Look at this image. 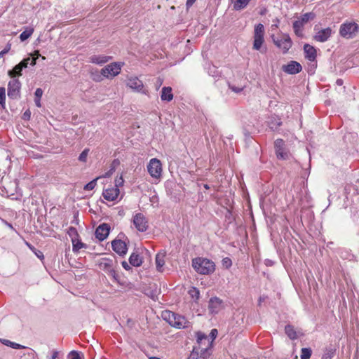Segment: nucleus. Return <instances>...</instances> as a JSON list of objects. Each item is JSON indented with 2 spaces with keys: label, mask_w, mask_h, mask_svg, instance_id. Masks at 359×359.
Returning a JSON list of instances; mask_svg holds the SVG:
<instances>
[{
  "label": "nucleus",
  "mask_w": 359,
  "mask_h": 359,
  "mask_svg": "<svg viewBox=\"0 0 359 359\" xmlns=\"http://www.w3.org/2000/svg\"><path fill=\"white\" fill-rule=\"evenodd\" d=\"M87 245L86 243H83L81 242L79 238L76 240V241H74V243H72V250L74 252H78L80 249L81 248H86Z\"/></svg>",
  "instance_id": "473e14b6"
},
{
  "label": "nucleus",
  "mask_w": 359,
  "mask_h": 359,
  "mask_svg": "<svg viewBox=\"0 0 359 359\" xmlns=\"http://www.w3.org/2000/svg\"><path fill=\"white\" fill-rule=\"evenodd\" d=\"M162 317L172 326L175 318H176V313L170 311H165L162 313Z\"/></svg>",
  "instance_id": "cd10ccee"
},
{
  "label": "nucleus",
  "mask_w": 359,
  "mask_h": 359,
  "mask_svg": "<svg viewBox=\"0 0 359 359\" xmlns=\"http://www.w3.org/2000/svg\"><path fill=\"white\" fill-rule=\"evenodd\" d=\"M102 74L101 72H96L95 73L92 72L91 73V78L95 81H100L102 79Z\"/></svg>",
  "instance_id": "de8ad7c7"
},
{
  "label": "nucleus",
  "mask_w": 359,
  "mask_h": 359,
  "mask_svg": "<svg viewBox=\"0 0 359 359\" xmlns=\"http://www.w3.org/2000/svg\"><path fill=\"white\" fill-rule=\"evenodd\" d=\"M191 265L197 273L203 275L211 274L215 270V263L207 258L196 257L192 259Z\"/></svg>",
  "instance_id": "f257e3e1"
},
{
  "label": "nucleus",
  "mask_w": 359,
  "mask_h": 359,
  "mask_svg": "<svg viewBox=\"0 0 359 359\" xmlns=\"http://www.w3.org/2000/svg\"><path fill=\"white\" fill-rule=\"evenodd\" d=\"M188 293L191 297V298L195 299V302L198 300L200 298V291L196 287H191L189 290Z\"/></svg>",
  "instance_id": "e433bc0d"
},
{
  "label": "nucleus",
  "mask_w": 359,
  "mask_h": 359,
  "mask_svg": "<svg viewBox=\"0 0 359 359\" xmlns=\"http://www.w3.org/2000/svg\"><path fill=\"white\" fill-rule=\"evenodd\" d=\"M133 222L137 230L140 232H145L149 228L148 220L142 213H136Z\"/></svg>",
  "instance_id": "1a4fd4ad"
},
{
  "label": "nucleus",
  "mask_w": 359,
  "mask_h": 359,
  "mask_svg": "<svg viewBox=\"0 0 359 359\" xmlns=\"http://www.w3.org/2000/svg\"><path fill=\"white\" fill-rule=\"evenodd\" d=\"M22 69L18 65H16L12 69L8 72V75L13 79H18L17 77L22 76Z\"/></svg>",
  "instance_id": "bb28decb"
},
{
  "label": "nucleus",
  "mask_w": 359,
  "mask_h": 359,
  "mask_svg": "<svg viewBox=\"0 0 359 359\" xmlns=\"http://www.w3.org/2000/svg\"><path fill=\"white\" fill-rule=\"evenodd\" d=\"M343 80L341 79H338L336 81V83L338 85V86H341L343 85Z\"/></svg>",
  "instance_id": "0e129e2a"
},
{
  "label": "nucleus",
  "mask_w": 359,
  "mask_h": 359,
  "mask_svg": "<svg viewBox=\"0 0 359 359\" xmlns=\"http://www.w3.org/2000/svg\"><path fill=\"white\" fill-rule=\"evenodd\" d=\"M210 355V350L208 347L198 348V349L194 347L187 359H209Z\"/></svg>",
  "instance_id": "9b49d317"
},
{
  "label": "nucleus",
  "mask_w": 359,
  "mask_h": 359,
  "mask_svg": "<svg viewBox=\"0 0 359 359\" xmlns=\"http://www.w3.org/2000/svg\"><path fill=\"white\" fill-rule=\"evenodd\" d=\"M29 57H31L30 65L34 66L36 64V60L41 57V55L39 50H35L33 53L30 54Z\"/></svg>",
  "instance_id": "58836bf2"
},
{
  "label": "nucleus",
  "mask_w": 359,
  "mask_h": 359,
  "mask_svg": "<svg viewBox=\"0 0 359 359\" xmlns=\"http://www.w3.org/2000/svg\"><path fill=\"white\" fill-rule=\"evenodd\" d=\"M90 149H85L79 155V161L81 162H86L87 161V156L88 154Z\"/></svg>",
  "instance_id": "37998d69"
},
{
  "label": "nucleus",
  "mask_w": 359,
  "mask_h": 359,
  "mask_svg": "<svg viewBox=\"0 0 359 359\" xmlns=\"http://www.w3.org/2000/svg\"><path fill=\"white\" fill-rule=\"evenodd\" d=\"M58 354H59L58 351H54L53 352V354H52V356H51V359H57V357H58Z\"/></svg>",
  "instance_id": "bf43d9fd"
},
{
  "label": "nucleus",
  "mask_w": 359,
  "mask_h": 359,
  "mask_svg": "<svg viewBox=\"0 0 359 359\" xmlns=\"http://www.w3.org/2000/svg\"><path fill=\"white\" fill-rule=\"evenodd\" d=\"M264 27L262 24L259 23L255 27L253 49L259 50L264 41Z\"/></svg>",
  "instance_id": "423d86ee"
},
{
  "label": "nucleus",
  "mask_w": 359,
  "mask_h": 359,
  "mask_svg": "<svg viewBox=\"0 0 359 359\" xmlns=\"http://www.w3.org/2000/svg\"><path fill=\"white\" fill-rule=\"evenodd\" d=\"M34 29L33 27H26L25 30L23 31L20 35V39L21 41H26L28 38H29L33 32H34Z\"/></svg>",
  "instance_id": "c756f323"
},
{
  "label": "nucleus",
  "mask_w": 359,
  "mask_h": 359,
  "mask_svg": "<svg viewBox=\"0 0 359 359\" xmlns=\"http://www.w3.org/2000/svg\"><path fill=\"white\" fill-rule=\"evenodd\" d=\"M127 86L144 94H147V91L144 89V85L141 80L137 77L130 78L128 79Z\"/></svg>",
  "instance_id": "dca6fc26"
},
{
  "label": "nucleus",
  "mask_w": 359,
  "mask_h": 359,
  "mask_svg": "<svg viewBox=\"0 0 359 359\" xmlns=\"http://www.w3.org/2000/svg\"><path fill=\"white\" fill-rule=\"evenodd\" d=\"M334 351L332 350L327 351L323 355L322 359H331L334 355Z\"/></svg>",
  "instance_id": "8fccbe9b"
},
{
  "label": "nucleus",
  "mask_w": 359,
  "mask_h": 359,
  "mask_svg": "<svg viewBox=\"0 0 359 359\" xmlns=\"http://www.w3.org/2000/svg\"><path fill=\"white\" fill-rule=\"evenodd\" d=\"M111 247L113 250L121 257L127 253V244L121 239H114L111 242Z\"/></svg>",
  "instance_id": "f8f14e48"
},
{
  "label": "nucleus",
  "mask_w": 359,
  "mask_h": 359,
  "mask_svg": "<svg viewBox=\"0 0 359 359\" xmlns=\"http://www.w3.org/2000/svg\"><path fill=\"white\" fill-rule=\"evenodd\" d=\"M99 177H97L94 180H93L92 181H90V182H88V184H86L85 186H84V188L83 189L84 190H86V191H90V190H93L95 187L96 186L97 184V180Z\"/></svg>",
  "instance_id": "79ce46f5"
},
{
  "label": "nucleus",
  "mask_w": 359,
  "mask_h": 359,
  "mask_svg": "<svg viewBox=\"0 0 359 359\" xmlns=\"http://www.w3.org/2000/svg\"><path fill=\"white\" fill-rule=\"evenodd\" d=\"M222 265L226 269H229L232 265L231 259L229 257H225L222 259Z\"/></svg>",
  "instance_id": "49530a36"
},
{
  "label": "nucleus",
  "mask_w": 359,
  "mask_h": 359,
  "mask_svg": "<svg viewBox=\"0 0 359 359\" xmlns=\"http://www.w3.org/2000/svg\"><path fill=\"white\" fill-rule=\"evenodd\" d=\"M189 322L182 316L176 313V318L172 325V327L181 329L189 327Z\"/></svg>",
  "instance_id": "412c9836"
},
{
  "label": "nucleus",
  "mask_w": 359,
  "mask_h": 359,
  "mask_svg": "<svg viewBox=\"0 0 359 359\" xmlns=\"http://www.w3.org/2000/svg\"><path fill=\"white\" fill-rule=\"evenodd\" d=\"M22 119L25 121H29L31 118V111L29 109L26 110L22 114Z\"/></svg>",
  "instance_id": "603ef678"
},
{
  "label": "nucleus",
  "mask_w": 359,
  "mask_h": 359,
  "mask_svg": "<svg viewBox=\"0 0 359 359\" xmlns=\"http://www.w3.org/2000/svg\"><path fill=\"white\" fill-rule=\"evenodd\" d=\"M35 254L41 260L44 258L43 252L39 250H38V252H35Z\"/></svg>",
  "instance_id": "4d7b16f0"
},
{
  "label": "nucleus",
  "mask_w": 359,
  "mask_h": 359,
  "mask_svg": "<svg viewBox=\"0 0 359 359\" xmlns=\"http://www.w3.org/2000/svg\"><path fill=\"white\" fill-rule=\"evenodd\" d=\"M68 359H81V357L79 352L72 351L68 355Z\"/></svg>",
  "instance_id": "a18cd8bd"
},
{
  "label": "nucleus",
  "mask_w": 359,
  "mask_h": 359,
  "mask_svg": "<svg viewBox=\"0 0 359 359\" xmlns=\"http://www.w3.org/2000/svg\"><path fill=\"white\" fill-rule=\"evenodd\" d=\"M110 231V226L108 224L103 223L100 224L95 230V235L96 238L102 241L107 238Z\"/></svg>",
  "instance_id": "ddd939ff"
},
{
  "label": "nucleus",
  "mask_w": 359,
  "mask_h": 359,
  "mask_svg": "<svg viewBox=\"0 0 359 359\" xmlns=\"http://www.w3.org/2000/svg\"><path fill=\"white\" fill-rule=\"evenodd\" d=\"M359 31V27L355 22H344L341 25L339 34L345 39L354 38Z\"/></svg>",
  "instance_id": "7ed1b4c3"
},
{
  "label": "nucleus",
  "mask_w": 359,
  "mask_h": 359,
  "mask_svg": "<svg viewBox=\"0 0 359 359\" xmlns=\"http://www.w3.org/2000/svg\"><path fill=\"white\" fill-rule=\"evenodd\" d=\"M119 192L117 185H115V187L104 189L103 191L102 196L107 201H113L117 198Z\"/></svg>",
  "instance_id": "a211bd4d"
},
{
  "label": "nucleus",
  "mask_w": 359,
  "mask_h": 359,
  "mask_svg": "<svg viewBox=\"0 0 359 359\" xmlns=\"http://www.w3.org/2000/svg\"><path fill=\"white\" fill-rule=\"evenodd\" d=\"M196 337H197V342L199 344H201L203 343V341H208L209 343V339H208V337L201 332H196Z\"/></svg>",
  "instance_id": "a19ab883"
},
{
  "label": "nucleus",
  "mask_w": 359,
  "mask_h": 359,
  "mask_svg": "<svg viewBox=\"0 0 359 359\" xmlns=\"http://www.w3.org/2000/svg\"><path fill=\"white\" fill-rule=\"evenodd\" d=\"M273 43L280 48L283 54L288 52L292 46V41L290 36L287 34H282V38L278 39L274 34L271 36Z\"/></svg>",
  "instance_id": "20e7f679"
},
{
  "label": "nucleus",
  "mask_w": 359,
  "mask_h": 359,
  "mask_svg": "<svg viewBox=\"0 0 359 359\" xmlns=\"http://www.w3.org/2000/svg\"><path fill=\"white\" fill-rule=\"evenodd\" d=\"M161 100L170 102L173 99V94L172 93L171 87H163L161 90Z\"/></svg>",
  "instance_id": "5701e85b"
},
{
  "label": "nucleus",
  "mask_w": 359,
  "mask_h": 359,
  "mask_svg": "<svg viewBox=\"0 0 359 359\" xmlns=\"http://www.w3.org/2000/svg\"><path fill=\"white\" fill-rule=\"evenodd\" d=\"M129 262L132 266L137 267L141 266L142 260L138 254L133 252L129 257Z\"/></svg>",
  "instance_id": "a878e982"
},
{
  "label": "nucleus",
  "mask_w": 359,
  "mask_h": 359,
  "mask_svg": "<svg viewBox=\"0 0 359 359\" xmlns=\"http://www.w3.org/2000/svg\"><path fill=\"white\" fill-rule=\"evenodd\" d=\"M147 170L152 177L159 178L162 172V165L160 160L154 158L150 160Z\"/></svg>",
  "instance_id": "6e6552de"
},
{
  "label": "nucleus",
  "mask_w": 359,
  "mask_h": 359,
  "mask_svg": "<svg viewBox=\"0 0 359 359\" xmlns=\"http://www.w3.org/2000/svg\"><path fill=\"white\" fill-rule=\"evenodd\" d=\"M243 133H244V135L246 137H250V132L248 131L246 129H243Z\"/></svg>",
  "instance_id": "e2e57ef3"
},
{
  "label": "nucleus",
  "mask_w": 359,
  "mask_h": 359,
  "mask_svg": "<svg viewBox=\"0 0 359 359\" xmlns=\"http://www.w3.org/2000/svg\"><path fill=\"white\" fill-rule=\"evenodd\" d=\"M332 35V29L327 27L319 30L314 36L313 39L318 42H325Z\"/></svg>",
  "instance_id": "f3484780"
},
{
  "label": "nucleus",
  "mask_w": 359,
  "mask_h": 359,
  "mask_svg": "<svg viewBox=\"0 0 359 359\" xmlns=\"http://www.w3.org/2000/svg\"><path fill=\"white\" fill-rule=\"evenodd\" d=\"M121 72V65L117 62H113L104 67L101 70V74L107 78H113L118 75Z\"/></svg>",
  "instance_id": "9d476101"
},
{
  "label": "nucleus",
  "mask_w": 359,
  "mask_h": 359,
  "mask_svg": "<svg viewBox=\"0 0 359 359\" xmlns=\"http://www.w3.org/2000/svg\"><path fill=\"white\" fill-rule=\"evenodd\" d=\"M114 170H115L114 167L111 168L110 169V170H109V172H107L105 174V175H104V176H105V177H109V176L112 173V172H114Z\"/></svg>",
  "instance_id": "680f3d73"
},
{
  "label": "nucleus",
  "mask_w": 359,
  "mask_h": 359,
  "mask_svg": "<svg viewBox=\"0 0 359 359\" xmlns=\"http://www.w3.org/2000/svg\"><path fill=\"white\" fill-rule=\"evenodd\" d=\"M165 252H158L156 256V269L158 271H162V268L165 264Z\"/></svg>",
  "instance_id": "b1692460"
},
{
  "label": "nucleus",
  "mask_w": 359,
  "mask_h": 359,
  "mask_svg": "<svg viewBox=\"0 0 359 359\" xmlns=\"http://www.w3.org/2000/svg\"><path fill=\"white\" fill-rule=\"evenodd\" d=\"M21 83L18 79H12L8 84V96L13 100L20 98Z\"/></svg>",
  "instance_id": "0eeeda50"
},
{
  "label": "nucleus",
  "mask_w": 359,
  "mask_h": 359,
  "mask_svg": "<svg viewBox=\"0 0 359 359\" xmlns=\"http://www.w3.org/2000/svg\"><path fill=\"white\" fill-rule=\"evenodd\" d=\"M99 268L101 270L105 271L109 276L113 277V278L119 284H121L119 281V276L114 269V259L109 257H104L99 260L98 263Z\"/></svg>",
  "instance_id": "f03ea898"
},
{
  "label": "nucleus",
  "mask_w": 359,
  "mask_h": 359,
  "mask_svg": "<svg viewBox=\"0 0 359 359\" xmlns=\"http://www.w3.org/2000/svg\"><path fill=\"white\" fill-rule=\"evenodd\" d=\"M267 125L271 130L276 131L282 125V121L278 116L272 115L270 117H269V119L267 121Z\"/></svg>",
  "instance_id": "aec40b11"
},
{
  "label": "nucleus",
  "mask_w": 359,
  "mask_h": 359,
  "mask_svg": "<svg viewBox=\"0 0 359 359\" xmlns=\"http://www.w3.org/2000/svg\"><path fill=\"white\" fill-rule=\"evenodd\" d=\"M274 148L276 157L280 160L289 159L290 153L288 151L285 141L283 139H277L274 142Z\"/></svg>",
  "instance_id": "39448f33"
},
{
  "label": "nucleus",
  "mask_w": 359,
  "mask_h": 359,
  "mask_svg": "<svg viewBox=\"0 0 359 359\" xmlns=\"http://www.w3.org/2000/svg\"><path fill=\"white\" fill-rule=\"evenodd\" d=\"M6 90L5 88H0V104L2 108H5Z\"/></svg>",
  "instance_id": "ea45409f"
},
{
  "label": "nucleus",
  "mask_w": 359,
  "mask_h": 359,
  "mask_svg": "<svg viewBox=\"0 0 359 359\" xmlns=\"http://www.w3.org/2000/svg\"><path fill=\"white\" fill-rule=\"evenodd\" d=\"M250 0H236L233 7L236 10H241L247 6Z\"/></svg>",
  "instance_id": "c9c22d12"
},
{
  "label": "nucleus",
  "mask_w": 359,
  "mask_h": 359,
  "mask_svg": "<svg viewBox=\"0 0 359 359\" xmlns=\"http://www.w3.org/2000/svg\"><path fill=\"white\" fill-rule=\"evenodd\" d=\"M312 355V350L311 348H302L301 349V359H310Z\"/></svg>",
  "instance_id": "4c0bfd02"
},
{
  "label": "nucleus",
  "mask_w": 359,
  "mask_h": 359,
  "mask_svg": "<svg viewBox=\"0 0 359 359\" xmlns=\"http://www.w3.org/2000/svg\"><path fill=\"white\" fill-rule=\"evenodd\" d=\"M31 62V57H28L24 58L22 61H20L18 65L23 69L28 67V65Z\"/></svg>",
  "instance_id": "c03bdc74"
},
{
  "label": "nucleus",
  "mask_w": 359,
  "mask_h": 359,
  "mask_svg": "<svg viewBox=\"0 0 359 359\" xmlns=\"http://www.w3.org/2000/svg\"><path fill=\"white\" fill-rule=\"evenodd\" d=\"M316 15L312 13H306L302 15L301 20H298L299 22H302V25H304L309 22V20H313L315 18Z\"/></svg>",
  "instance_id": "72a5a7b5"
},
{
  "label": "nucleus",
  "mask_w": 359,
  "mask_h": 359,
  "mask_svg": "<svg viewBox=\"0 0 359 359\" xmlns=\"http://www.w3.org/2000/svg\"><path fill=\"white\" fill-rule=\"evenodd\" d=\"M67 233L71 238L72 243H74V241H76V240L79 238V235L76 229L73 226L69 227L67 230Z\"/></svg>",
  "instance_id": "7c9ffc66"
},
{
  "label": "nucleus",
  "mask_w": 359,
  "mask_h": 359,
  "mask_svg": "<svg viewBox=\"0 0 359 359\" xmlns=\"http://www.w3.org/2000/svg\"><path fill=\"white\" fill-rule=\"evenodd\" d=\"M72 223L74 224H79V220L77 219V215L76 214L74 216V220L72 222Z\"/></svg>",
  "instance_id": "052dcab7"
},
{
  "label": "nucleus",
  "mask_w": 359,
  "mask_h": 359,
  "mask_svg": "<svg viewBox=\"0 0 359 359\" xmlns=\"http://www.w3.org/2000/svg\"><path fill=\"white\" fill-rule=\"evenodd\" d=\"M111 58L109 56L93 55L89 57V62L93 64L102 65L107 62Z\"/></svg>",
  "instance_id": "4be33fe9"
},
{
  "label": "nucleus",
  "mask_w": 359,
  "mask_h": 359,
  "mask_svg": "<svg viewBox=\"0 0 359 359\" xmlns=\"http://www.w3.org/2000/svg\"><path fill=\"white\" fill-rule=\"evenodd\" d=\"M196 0H187L186 6L187 8L191 7Z\"/></svg>",
  "instance_id": "6e6d98bb"
},
{
  "label": "nucleus",
  "mask_w": 359,
  "mask_h": 359,
  "mask_svg": "<svg viewBox=\"0 0 359 359\" xmlns=\"http://www.w3.org/2000/svg\"><path fill=\"white\" fill-rule=\"evenodd\" d=\"M113 163V164H118V163H119V161H118V159H115V160H114V161H113V163Z\"/></svg>",
  "instance_id": "338daca9"
},
{
  "label": "nucleus",
  "mask_w": 359,
  "mask_h": 359,
  "mask_svg": "<svg viewBox=\"0 0 359 359\" xmlns=\"http://www.w3.org/2000/svg\"><path fill=\"white\" fill-rule=\"evenodd\" d=\"M229 88L232 90V91H233L236 93H239L243 90V87H236V86H232L231 84H229Z\"/></svg>",
  "instance_id": "864d4df0"
},
{
  "label": "nucleus",
  "mask_w": 359,
  "mask_h": 359,
  "mask_svg": "<svg viewBox=\"0 0 359 359\" xmlns=\"http://www.w3.org/2000/svg\"><path fill=\"white\" fill-rule=\"evenodd\" d=\"M223 301L219 297H211L208 302V309L211 313H217L222 308Z\"/></svg>",
  "instance_id": "2eb2a0df"
},
{
  "label": "nucleus",
  "mask_w": 359,
  "mask_h": 359,
  "mask_svg": "<svg viewBox=\"0 0 359 359\" xmlns=\"http://www.w3.org/2000/svg\"><path fill=\"white\" fill-rule=\"evenodd\" d=\"M149 359H160V358L158 357L152 356V357H150Z\"/></svg>",
  "instance_id": "774afa93"
},
{
  "label": "nucleus",
  "mask_w": 359,
  "mask_h": 359,
  "mask_svg": "<svg viewBox=\"0 0 359 359\" xmlns=\"http://www.w3.org/2000/svg\"><path fill=\"white\" fill-rule=\"evenodd\" d=\"M1 342L5 345V346H9V347H11L13 348H15V349H25L26 348V346H22L20 344H18V343H15V342H13L8 339H1Z\"/></svg>",
  "instance_id": "c85d7f7f"
},
{
  "label": "nucleus",
  "mask_w": 359,
  "mask_h": 359,
  "mask_svg": "<svg viewBox=\"0 0 359 359\" xmlns=\"http://www.w3.org/2000/svg\"><path fill=\"white\" fill-rule=\"evenodd\" d=\"M304 53H305V57L307 60H309L311 62L316 61V56H317V52H316V48L313 46H312L308 43H306L304 46Z\"/></svg>",
  "instance_id": "6ab92c4d"
},
{
  "label": "nucleus",
  "mask_w": 359,
  "mask_h": 359,
  "mask_svg": "<svg viewBox=\"0 0 359 359\" xmlns=\"http://www.w3.org/2000/svg\"><path fill=\"white\" fill-rule=\"evenodd\" d=\"M217 329H212L211 331H210V337L211 338L212 341H213L217 336ZM212 342L211 341L210 343H209L210 345L212 344Z\"/></svg>",
  "instance_id": "3c124183"
},
{
  "label": "nucleus",
  "mask_w": 359,
  "mask_h": 359,
  "mask_svg": "<svg viewBox=\"0 0 359 359\" xmlns=\"http://www.w3.org/2000/svg\"><path fill=\"white\" fill-rule=\"evenodd\" d=\"M285 332L291 340H294L298 338L297 332L292 325L288 324L285 327Z\"/></svg>",
  "instance_id": "393cba45"
},
{
  "label": "nucleus",
  "mask_w": 359,
  "mask_h": 359,
  "mask_svg": "<svg viewBox=\"0 0 359 359\" xmlns=\"http://www.w3.org/2000/svg\"><path fill=\"white\" fill-rule=\"evenodd\" d=\"M282 69L289 74H296L302 71V67L299 62L290 61L288 64L283 65Z\"/></svg>",
  "instance_id": "4468645a"
},
{
  "label": "nucleus",
  "mask_w": 359,
  "mask_h": 359,
  "mask_svg": "<svg viewBox=\"0 0 359 359\" xmlns=\"http://www.w3.org/2000/svg\"><path fill=\"white\" fill-rule=\"evenodd\" d=\"M122 266L126 269V270H130L131 269V267L130 266V265L127 263V262L126 261H123L122 263Z\"/></svg>",
  "instance_id": "5fc2aeb1"
},
{
  "label": "nucleus",
  "mask_w": 359,
  "mask_h": 359,
  "mask_svg": "<svg viewBox=\"0 0 359 359\" xmlns=\"http://www.w3.org/2000/svg\"><path fill=\"white\" fill-rule=\"evenodd\" d=\"M303 25L302 22H299L298 20H296L293 22V29L295 34L299 37L303 36V33L302 30V27Z\"/></svg>",
  "instance_id": "2f4dec72"
},
{
  "label": "nucleus",
  "mask_w": 359,
  "mask_h": 359,
  "mask_svg": "<svg viewBox=\"0 0 359 359\" xmlns=\"http://www.w3.org/2000/svg\"><path fill=\"white\" fill-rule=\"evenodd\" d=\"M43 95V90L41 88H36L35 93H34V95H35V98H34V102H35V104L36 107H41V97Z\"/></svg>",
  "instance_id": "f704fd0d"
},
{
  "label": "nucleus",
  "mask_w": 359,
  "mask_h": 359,
  "mask_svg": "<svg viewBox=\"0 0 359 359\" xmlns=\"http://www.w3.org/2000/svg\"><path fill=\"white\" fill-rule=\"evenodd\" d=\"M4 222L9 228L13 229V225L11 224L8 223V222H6L5 220H4Z\"/></svg>",
  "instance_id": "69168bd1"
},
{
  "label": "nucleus",
  "mask_w": 359,
  "mask_h": 359,
  "mask_svg": "<svg viewBox=\"0 0 359 359\" xmlns=\"http://www.w3.org/2000/svg\"><path fill=\"white\" fill-rule=\"evenodd\" d=\"M11 44L8 42L6 47L4 48V50H2L1 51H0V58H1L2 57H4V55L6 53H8L10 50H11Z\"/></svg>",
  "instance_id": "09e8293b"
},
{
  "label": "nucleus",
  "mask_w": 359,
  "mask_h": 359,
  "mask_svg": "<svg viewBox=\"0 0 359 359\" xmlns=\"http://www.w3.org/2000/svg\"><path fill=\"white\" fill-rule=\"evenodd\" d=\"M279 22H280V20L277 18H275L274 20H273V24L272 25V27H275L277 28L278 27Z\"/></svg>",
  "instance_id": "13d9d810"
}]
</instances>
